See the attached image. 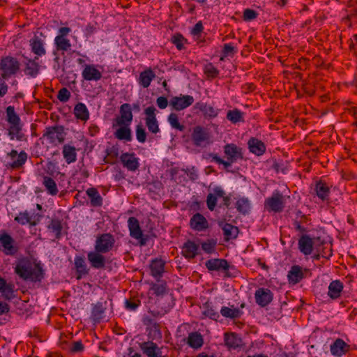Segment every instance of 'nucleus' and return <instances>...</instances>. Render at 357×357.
Segmentation results:
<instances>
[{
    "instance_id": "f257e3e1",
    "label": "nucleus",
    "mask_w": 357,
    "mask_h": 357,
    "mask_svg": "<svg viewBox=\"0 0 357 357\" xmlns=\"http://www.w3.org/2000/svg\"><path fill=\"white\" fill-rule=\"evenodd\" d=\"M15 273L20 278L32 282H39L43 278L42 268L29 260L20 261L15 268Z\"/></svg>"
},
{
    "instance_id": "f03ea898",
    "label": "nucleus",
    "mask_w": 357,
    "mask_h": 357,
    "mask_svg": "<svg viewBox=\"0 0 357 357\" xmlns=\"http://www.w3.org/2000/svg\"><path fill=\"white\" fill-rule=\"evenodd\" d=\"M6 121L10 124L8 128V135L11 140L16 139L18 141L26 139L25 135L22 132V124L20 116L15 111L13 106H8L6 109Z\"/></svg>"
},
{
    "instance_id": "7ed1b4c3",
    "label": "nucleus",
    "mask_w": 357,
    "mask_h": 357,
    "mask_svg": "<svg viewBox=\"0 0 357 357\" xmlns=\"http://www.w3.org/2000/svg\"><path fill=\"white\" fill-rule=\"evenodd\" d=\"M224 153L227 158V160L220 158L216 154H212L211 156L212 158V161L220 165H223L224 168L226 170H228L233 163L243 158L241 149L234 144H226L224 146Z\"/></svg>"
},
{
    "instance_id": "20e7f679",
    "label": "nucleus",
    "mask_w": 357,
    "mask_h": 357,
    "mask_svg": "<svg viewBox=\"0 0 357 357\" xmlns=\"http://www.w3.org/2000/svg\"><path fill=\"white\" fill-rule=\"evenodd\" d=\"M20 70V63L17 58L6 56L0 59V71L3 79H8L15 75Z\"/></svg>"
},
{
    "instance_id": "39448f33",
    "label": "nucleus",
    "mask_w": 357,
    "mask_h": 357,
    "mask_svg": "<svg viewBox=\"0 0 357 357\" xmlns=\"http://www.w3.org/2000/svg\"><path fill=\"white\" fill-rule=\"evenodd\" d=\"M70 32L71 29L69 27L63 26L59 29L58 34L54 40L55 47L54 54H56V52H61V54H64L65 52L71 50L72 45L70 40L68 38V36Z\"/></svg>"
},
{
    "instance_id": "423d86ee",
    "label": "nucleus",
    "mask_w": 357,
    "mask_h": 357,
    "mask_svg": "<svg viewBox=\"0 0 357 357\" xmlns=\"http://www.w3.org/2000/svg\"><path fill=\"white\" fill-rule=\"evenodd\" d=\"M65 135L66 133L63 127L56 126L46 128L43 137L46 139L49 143L54 146H57L64 142Z\"/></svg>"
},
{
    "instance_id": "0eeeda50",
    "label": "nucleus",
    "mask_w": 357,
    "mask_h": 357,
    "mask_svg": "<svg viewBox=\"0 0 357 357\" xmlns=\"http://www.w3.org/2000/svg\"><path fill=\"white\" fill-rule=\"evenodd\" d=\"M115 242L114 236L110 233L99 234L96 236L94 249L106 254L112 250Z\"/></svg>"
},
{
    "instance_id": "6e6552de",
    "label": "nucleus",
    "mask_w": 357,
    "mask_h": 357,
    "mask_svg": "<svg viewBox=\"0 0 357 357\" xmlns=\"http://www.w3.org/2000/svg\"><path fill=\"white\" fill-rule=\"evenodd\" d=\"M264 207L268 212H282L284 208V196L278 191L274 192L271 197L266 199Z\"/></svg>"
},
{
    "instance_id": "1a4fd4ad",
    "label": "nucleus",
    "mask_w": 357,
    "mask_h": 357,
    "mask_svg": "<svg viewBox=\"0 0 357 357\" xmlns=\"http://www.w3.org/2000/svg\"><path fill=\"white\" fill-rule=\"evenodd\" d=\"M120 115L116 116L113 121L112 128H115L116 125H131L133 115L130 104L124 103L121 105L119 109Z\"/></svg>"
},
{
    "instance_id": "9d476101",
    "label": "nucleus",
    "mask_w": 357,
    "mask_h": 357,
    "mask_svg": "<svg viewBox=\"0 0 357 357\" xmlns=\"http://www.w3.org/2000/svg\"><path fill=\"white\" fill-rule=\"evenodd\" d=\"M128 226L130 236L138 240L141 246L145 245L147 242V237H144L143 235L139 220L135 217H130L128 220Z\"/></svg>"
},
{
    "instance_id": "9b49d317",
    "label": "nucleus",
    "mask_w": 357,
    "mask_h": 357,
    "mask_svg": "<svg viewBox=\"0 0 357 357\" xmlns=\"http://www.w3.org/2000/svg\"><path fill=\"white\" fill-rule=\"evenodd\" d=\"M139 347L142 354L146 357H165L162 355V347L153 341H144L139 343Z\"/></svg>"
},
{
    "instance_id": "f8f14e48",
    "label": "nucleus",
    "mask_w": 357,
    "mask_h": 357,
    "mask_svg": "<svg viewBox=\"0 0 357 357\" xmlns=\"http://www.w3.org/2000/svg\"><path fill=\"white\" fill-rule=\"evenodd\" d=\"M194 102V98L190 95H180L171 98L169 105L175 110H183Z\"/></svg>"
},
{
    "instance_id": "ddd939ff",
    "label": "nucleus",
    "mask_w": 357,
    "mask_h": 357,
    "mask_svg": "<svg viewBox=\"0 0 357 357\" xmlns=\"http://www.w3.org/2000/svg\"><path fill=\"white\" fill-rule=\"evenodd\" d=\"M105 253L97 251L94 249L87 254V259L91 266L95 269H102L106 265V257L103 255Z\"/></svg>"
},
{
    "instance_id": "4468645a",
    "label": "nucleus",
    "mask_w": 357,
    "mask_h": 357,
    "mask_svg": "<svg viewBox=\"0 0 357 357\" xmlns=\"http://www.w3.org/2000/svg\"><path fill=\"white\" fill-rule=\"evenodd\" d=\"M41 215L38 213L30 214L29 212L25 211L20 212L15 217V221L21 225H29L30 226H36L40 220Z\"/></svg>"
},
{
    "instance_id": "2eb2a0df",
    "label": "nucleus",
    "mask_w": 357,
    "mask_h": 357,
    "mask_svg": "<svg viewBox=\"0 0 357 357\" xmlns=\"http://www.w3.org/2000/svg\"><path fill=\"white\" fill-rule=\"evenodd\" d=\"M155 108L154 107H148L145 109L144 113L146 114L145 121L148 130L154 134L160 131L158 122L155 117Z\"/></svg>"
},
{
    "instance_id": "dca6fc26",
    "label": "nucleus",
    "mask_w": 357,
    "mask_h": 357,
    "mask_svg": "<svg viewBox=\"0 0 357 357\" xmlns=\"http://www.w3.org/2000/svg\"><path fill=\"white\" fill-rule=\"evenodd\" d=\"M6 156L12 161L9 166L13 169H19L22 167L26 162L28 158L27 153L24 151H22L18 153L17 151L14 149L8 153Z\"/></svg>"
},
{
    "instance_id": "f3484780",
    "label": "nucleus",
    "mask_w": 357,
    "mask_h": 357,
    "mask_svg": "<svg viewBox=\"0 0 357 357\" xmlns=\"http://www.w3.org/2000/svg\"><path fill=\"white\" fill-rule=\"evenodd\" d=\"M31 52L35 56L42 57L46 54L45 42L38 36H34L29 40Z\"/></svg>"
},
{
    "instance_id": "a211bd4d",
    "label": "nucleus",
    "mask_w": 357,
    "mask_h": 357,
    "mask_svg": "<svg viewBox=\"0 0 357 357\" xmlns=\"http://www.w3.org/2000/svg\"><path fill=\"white\" fill-rule=\"evenodd\" d=\"M273 294L269 289L259 288L255 293V298L257 305L266 307L273 300Z\"/></svg>"
},
{
    "instance_id": "6ab92c4d",
    "label": "nucleus",
    "mask_w": 357,
    "mask_h": 357,
    "mask_svg": "<svg viewBox=\"0 0 357 357\" xmlns=\"http://www.w3.org/2000/svg\"><path fill=\"white\" fill-rule=\"evenodd\" d=\"M191 137L193 144L199 146L208 139L209 135L206 128L201 126H197L193 128Z\"/></svg>"
},
{
    "instance_id": "aec40b11",
    "label": "nucleus",
    "mask_w": 357,
    "mask_h": 357,
    "mask_svg": "<svg viewBox=\"0 0 357 357\" xmlns=\"http://www.w3.org/2000/svg\"><path fill=\"white\" fill-rule=\"evenodd\" d=\"M316 240H319V238H312L308 235H303L298 240L299 250L305 255H311Z\"/></svg>"
},
{
    "instance_id": "412c9836",
    "label": "nucleus",
    "mask_w": 357,
    "mask_h": 357,
    "mask_svg": "<svg viewBox=\"0 0 357 357\" xmlns=\"http://www.w3.org/2000/svg\"><path fill=\"white\" fill-rule=\"evenodd\" d=\"M190 226L195 231H202L208 228V222L203 215L197 213L190 218Z\"/></svg>"
},
{
    "instance_id": "4be33fe9",
    "label": "nucleus",
    "mask_w": 357,
    "mask_h": 357,
    "mask_svg": "<svg viewBox=\"0 0 357 357\" xmlns=\"http://www.w3.org/2000/svg\"><path fill=\"white\" fill-rule=\"evenodd\" d=\"M120 160L123 166L131 172L136 171L139 166L138 158L134 153H124L120 156Z\"/></svg>"
},
{
    "instance_id": "5701e85b",
    "label": "nucleus",
    "mask_w": 357,
    "mask_h": 357,
    "mask_svg": "<svg viewBox=\"0 0 357 357\" xmlns=\"http://www.w3.org/2000/svg\"><path fill=\"white\" fill-rule=\"evenodd\" d=\"M350 349V346L347 344L343 340L337 338L331 345L330 351L333 356L341 357L346 354Z\"/></svg>"
},
{
    "instance_id": "b1692460",
    "label": "nucleus",
    "mask_w": 357,
    "mask_h": 357,
    "mask_svg": "<svg viewBox=\"0 0 357 357\" xmlns=\"http://www.w3.org/2000/svg\"><path fill=\"white\" fill-rule=\"evenodd\" d=\"M194 107L202 112L204 118L207 119H214L217 117L219 114L218 109L205 102H198L195 105Z\"/></svg>"
},
{
    "instance_id": "393cba45",
    "label": "nucleus",
    "mask_w": 357,
    "mask_h": 357,
    "mask_svg": "<svg viewBox=\"0 0 357 357\" xmlns=\"http://www.w3.org/2000/svg\"><path fill=\"white\" fill-rule=\"evenodd\" d=\"M225 196V190L220 186H216L213 189V192L209 193L206 197V205L208 208L213 211L216 205L218 198Z\"/></svg>"
},
{
    "instance_id": "a878e982",
    "label": "nucleus",
    "mask_w": 357,
    "mask_h": 357,
    "mask_svg": "<svg viewBox=\"0 0 357 357\" xmlns=\"http://www.w3.org/2000/svg\"><path fill=\"white\" fill-rule=\"evenodd\" d=\"M0 243L6 255H13L17 252V248L13 245L15 241L9 234L6 233L1 234Z\"/></svg>"
},
{
    "instance_id": "bb28decb",
    "label": "nucleus",
    "mask_w": 357,
    "mask_h": 357,
    "mask_svg": "<svg viewBox=\"0 0 357 357\" xmlns=\"http://www.w3.org/2000/svg\"><path fill=\"white\" fill-rule=\"evenodd\" d=\"M116 130L114 132L115 138L126 142H130L132 139L130 125H116Z\"/></svg>"
},
{
    "instance_id": "cd10ccee",
    "label": "nucleus",
    "mask_w": 357,
    "mask_h": 357,
    "mask_svg": "<svg viewBox=\"0 0 357 357\" xmlns=\"http://www.w3.org/2000/svg\"><path fill=\"white\" fill-rule=\"evenodd\" d=\"M82 75L85 80L98 81L102 77L101 72L96 68L94 65H86L82 73Z\"/></svg>"
},
{
    "instance_id": "c85d7f7f",
    "label": "nucleus",
    "mask_w": 357,
    "mask_h": 357,
    "mask_svg": "<svg viewBox=\"0 0 357 357\" xmlns=\"http://www.w3.org/2000/svg\"><path fill=\"white\" fill-rule=\"evenodd\" d=\"M206 267L210 271H227L229 264L224 259H211L206 261Z\"/></svg>"
},
{
    "instance_id": "c756f323",
    "label": "nucleus",
    "mask_w": 357,
    "mask_h": 357,
    "mask_svg": "<svg viewBox=\"0 0 357 357\" xmlns=\"http://www.w3.org/2000/svg\"><path fill=\"white\" fill-rule=\"evenodd\" d=\"M165 261L162 259H155L151 261L150 271L151 275L156 278H160L165 272Z\"/></svg>"
},
{
    "instance_id": "7c9ffc66",
    "label": "nucleus",
    "mask_w": 357,
    "mask_h": 357,
    "mask_svg": "<svg viewBox=\"0 0 357 357\" xmlns=\"http://www.w3.org/2000/svg\"><path fill=\"white\" fill-rule=\"evenodd\" d=\"M38 59V56H35L33 59H28L26 60L24 69V72L26 75L36 77L38 75L40 66L37 61Z\"/></svg>"
},
{
    "instance_id": "2f4dec72",
    "label": "nucleus",
    "mask_w": 357,
    "mask_h": 357,
    "mask_svg": "<svg viewBox=\"0 0 357 357\" xmlns=\"http://www.w3.org/2000/svg\"><path fill=\"white\" fill-rule=\"evenodd\" d=\"M75 267L76 269V278L80 280L89 274V268L87 267L85 259L82 256L75 257Z\"/></svg>"
},
{
    "instance_id": "473e14b6",
    "label": "nucleus",
    "mask_w": 357,
    "mask_h": 357,
    "mask_svg": "<svg viewBox=\"0 0 357 357\" xmlns=\"http://www.w3.org/2000/svg\"><path fill=\"white\" fill-rule=\"evenodd\" d=\"M250 151L256 155H261L266 151V146L261 140L252 137L248 142Z\"/></svg>"
},
{
    "instance_id": "72a5a7b5",
    "label": "nucleus",
    "mask_w": 357,
    "mask_h": 357,
    "mask_svg": "<svg viewBox=\"0 0 357 357\" xmlns=\"http://www.w3.org/2000/svg\"><path fill=\"white\" fill-rule=\"evenodd\" d=\"M155 77V74L151 68H146L145 70L140 73L138 82L144 88H148L151 82Z\"/></svg>"
},
{
    "instance_id": "f704fd0d",
    "label": "nucleus",
    "mask_w": 357,
    "mask_h": 357,
    "mask_svg": "<svg viewBox=\"0 0 357 357\" xmlns=\"http://www.w3.org/2000/svg\"><path fill=\"white\" fill-rule=\"evenodd\" d=\"M90 199V205L93 207H100L103 204V199L98 190L95 188H88L86 191Z\"/></svg>"
},
{
    "instance_id": "c9c22d12",
    "label": "nucleus",
    "mask_w": 357,
    "mask_h": 357,
    "mask_svg": "<svg viewBox=\"0 0 357 357\" xmlns=\"http://www.w3.org/2000/svg\"><path fill=\"white\" fill-rule=\"evenodd\" d=\"M315 192L317 197L323 202L328 201L330 188L327 183L323 181L317 182L315 185Z\"/></svg>"
},
{
    "instance_id": "e433bc0d",
    "label": "nucleus",
    "mask_w": 357,
    "mask_h": 357,
    "mask_svg": "<svg viewBox=\"0 0 357 357\" xmlns=\"http://www.w3.org/2000/svg\"><path fill=\"white\" fill-rule=\"evenodd\" d=\"M199 245L195 242L188 241L184 243L182 248L183 255L188 259H193L197 255Z\"/></svg>"
},
{
    "instance_id": "4c0bfd02",
    "label": "nucleus",
    "mask_w": 357,
    "mask_h": 357,
    "mask_svg": "<svg viewBox=\"0 0 357 357\" xmlns=\"http://www.w3.org/2000/svg\"><path fill=\"white\" fill-rule=\"evenodd\" d=\"M343 283L340 280L332 281L328 286V295L332 299H337L343 290Z\"/></svg>"
},
{
    "instance_id": "58836bf2",
    "label": "nucleus",
    "mask_w": 357,
    "mask_h": 357,
    "mask_svg": "<svg viewBox=\"0 0 357 357\" xmlns=\"http://www.w3.org/2000/svg\"><path fill=\"white\" fill-rule=\"evenodd\" d=\"M0 292L6 300H10L14 297V284L7 283L6 281L0 276Z\"/></svg>"
},
{
    "instance_id": "ea45409f",
    "label": "nucleus",
    "mask_w": 357,
    "mask_h": 357,
    "mask_svg": "<svg viewBox=\"0 0 357 357\" xmlns=\"http://www.w3.org/2000/svg\"><path fill=\"white\" fill-rule=\"evenodd\" d=\"M303 278L302 268L299 266H293L288 272V279L290 283L296 284Z\"/></svg>"
},
{
    "instance_id": "a19ab883",
    "label": "nucleus",
    "mask_w": 357,
    "mask_h": 357,
    "mask_svg": "<svg viewBox=\"0 0 357 357\" xmlns=\"http://www.w3.org/2000/svg\"><path fill=\"white\" fill-rule=\"evenodd\" d=\"M187 343L193 349H199L204 344L203 337L202 335L197 332L191 333L188 335Z\"/></svg>"
},
{
    "instance_id": "79ce46f5",
    "label": "nucleus",
    "mask_w": 357,
    "mask_h": 357,
    "mask_svg": "<svg viewBox=\"0 0 357 357\" xmlns=\"http://www.w3.org/2000/svg\"><path fill=\"white\" fill-rule=\"evenodd\" d=\"M62 153L68 164L73 163L77 160L76 149L73 146L65 144L63 147Z\"/></svg>"
},
{
    "instance_id": "37998d69",
    "label": "nucleus",
    "mask_w": 357,
    "mask_h": 357,
    "mask_svg": "<svg viewBox=\"0 0 357 357\" xmlns=\"http://www.w3.org/2000/svg\"><path fill=\"white\" fill-rule=\"evenodd\" d=\"M74 114L75 116L80 120L86 121L89 118V113L84 103H77L74 108Z\"/></svg>"
},
{
    "instance_id": "c03bdc74",
    "label": "nucleus",
    "mask_w": 357,
    "mask_h": 357,
    "mask_svg": "<svg viewBox=\"0 0 357 357\" xmlns=\"http://www.w3.org/2000/svg\"><path fill=\"white\" fill-rule=\"evenodd\" d=\"M202 314L211 319L217 320L219 318L218 312L213 308L212 303L207 301L202 307Z\"/></svg>"
},
{
    "instance_id": "a18cd8bd",
    "label": "nucleus",
    "mask_w": 357,
    "mask_h": 357,
    "mask_svg": "<svg viewBox=\"0 0 357 357\" xmlns=\"http://www.w3.org/2000/svg\"><path fill=\"white\" fill-rule=\"evenodd\" d=\"M43 184L45 186L48 194L51 195H56L58 193L59 190L56 182L51 177L47 176H44Z\"/></svg>"
},
{
    "instance_id": "49530a36",
    "label": "nucleus",
    "mask_w": 357,
    "mask_h": 357,
    "mask_svg": "<svg viewBox=\"0 0 357 357\" xmlns=\"http://www.w3.org/2000/svg\"><path fill=\"white\" fill-rule=\"evenodd\" d=\"M167 286L164 280H158V283H153L151 287V290L157 296H163L167 293Z\"/></svg>"
},
{
    "instance_id": "de8ad7c7",
    "label": "nucleus",
    "mask_w": 357,
    "mask_h": 357,
    "mask_svg": "<svg viewBox=\"0 0 357 357\" xmlns=\"http://www.w3.org/2000/svg\"><path fill=\"white\" fill-rule=\"evenodd\" d=\"M222 229L223 230L225 240L229 241L231 238L236 237L238 234V227L233 226L231 224L225 223L223 225Z\"/></svg>"
},
{
    "instance_id": "09e8293b",
    "label": "nucleus",
    "mask_w": 357,
    "mask_h": 357,
    "mask_svg": "<svg viewBox=\"0 0 357 357\" xmlns=\"http://www.w3.org/2000/svg\"><path fill=\"white\" fill-rule=\"evenodd\" d=\"M47 227L54 234L55 238L59 239L61 238L62 225L60 220L56 219L52 220Z\"/></svg>"
},
{
    "instance_id": "8fccbe9b",
    "label": "nucleus",
    "mask_w": 357,
    "mask_h": 357,
    "mask_svg": "<svg viewBox=\"0 0 357 357\" xmlns=\"http://www.w3.org/2000/svg\"><path fill=\"white\" fill-rule=\"evenodd\" d=\"M227 119L232 123L244 121L243 113L238 109L229 110L227 114Z\"/></svg>"
},
{
    "instance_id": "3c124183",
    "label": "nucleus",
    "mask_w": 357,
    "mask_h": 357,
    "mask_svg": "<svg viewBox=\"0 0 357 357\" xmlns=\"http://www.w3.org/2000/svg\"><path fill=\"white\" fill-rule=\"evenodd\" d=\"M225 344L228 347L236 349L239 347L241 344V339L238 338L234 333H225Z\"/></svg>"
},
{
    "instance_id": "603ef678",
    "label": "nucleus",
    "mask_w": 357,
    "mask_h": 357,
    "mask_svg": "<svg viewBox=\"0 0 357 357\" xmlns=\"http://www.w3.org/2000/svg\"><path fill=\"white\" fill-rule=\"evenodd\" d=\"M220 313L223 317L230 319L238 318L242 314V312L237 308H230L225 306L221 308Z\"/></svg>"
},
{
    "instance_id": "864d4df0",
    "label": "nucleus",
    "mask_w": 357,
    "mask_h": 357,
    "mask_svg": "<svg viewBox=\"0 0 357 357\" xmlns=\"http://www.w3.org/2000/svg\"><path fill=\"white\" fill-rule=\"evenodd\" d=\"M236 206L239 212L245 214L250 209V203L248 198L242 197L237 200Z\"/></svg>"
},
{
    "instance_id": "5fc2aeb1",
    "label": "nucleus",
    "mask_w": 357,
    "mask_h": 357,
    "mask_svg": "<svg viewBox=\"0 0 357 357\" xmlns=\"http://www.w3.org/2000/svg\"><path fill=\"white\" fill-rule=\"evenodd\" d=\"M104 312L105 310L102 303H96L92 309L91 316L93 319L96 321H100L103 317Z\"/></svg>"
},
{
    "instance_id": "6e6d98bb",
    "label": "nucleus",
    "mask_w": 357,
    "mask_h": 357,
    "mask_svg": "<svg viewBox=\"0 0 357 357\" xmlns=\"http://www.w3.org/2000/svg\"><path fill=\"white\" fill-rule=\"evenodd\" d=\"M107 155L105 157V162L106 163L113 164L116 160L119 155L118 149L112 146L107 149Z\"/></svg>"
},
{
    "instance_id": "4d7b16f0",
    "label": "nucleus",
    "mask_w": 357,
    "mask_h": 357,
    "mask_svg": "<svg viewBox=\"0 0 357 357\" xmlns=\"http://www.w3.org/2000/svg\"><path fill=\"white\" fill-rule=\"evenodd\" d=\"M168 122L172 128L176 129L179 131H183L185 126L179 123L178 116L175 113H171L168 116Z\"/></svg>"
},
{
    "instance_id": "13d9d810",
    "label": "nucleus",
    "mask_w": 357,
    "mask_h": 357,
    "mask_svg": "<svg viewBox=\"0 0 357 357\" xmlns=\"http://www.w3.org/2000/svg\"><path fill=\"white\" fill-rule=\"evenodd\" d=\"M171 42L176 47L178 50L185 49V44L187 40L180 33H176L172 36Z\"/></svg>"
},
{
    "instance_id": "bf43d9fd",
    "label": "nucleus",
    "mask_w": 357,
    "mask_h": 357,
    "mask_svg": "<svg viewBox=\"0 0 357 357\" xmlns=\"http://www.w3.org/2000/svg\"><path fill=\"white\" fill-rule=\"evenodd\" d=\"M216 245V241L213 239H208L202 243V250L206 253H212L214 252Z\"/></svg>"
},
{
    "instance_id": "052dcab7",
    "label": "nucleus",
    "mask_w": 357,
    "mask_h": 357,
    "mask_svg": "<svg viewBox=\"0 0 357 357\" xmlns=\"http://www.w3.org/2000/svg\"><path fill=\"white\" fill-rule=\"evenodd\" d=\"M136 138L138 142L144 143L146 140V133L143 126L139 124L136 126Z\"/></svg>"
},
{
    "instance_id": "680f3d73",
    "label": "nucleus",
    "mask_w": 357,
    "mask_h": 357,
    "mask_svg": "<svg viewBox=\"0 0 357 357\" xmlns=\"http://www.w3.org/2000/svg\"><path fill=\"white\" fill-rule=\"evenodd\" d=\"M204 73L209 78H215L218 75L219 71L212 63H208L204 67Z\"/></svg>"
},
{
    "instance_id": "e2e57ef3",
    "label": "nucleus",
    "mask_w": 357,
    "mask_h": 357,
    "mask_svg": "<svg viewBox=\"0 0 357 357\" xmlns=\"http://www.w3.org/2000/svg\"><path fill=\"white\" fill-rule=\"evenodd\" d=\"M70 98V92L67 88H61L57 95V98L60 102H66Z\"/></svg>"
},
{
    "instance_id": "0e129e2a",
    "label": "nucleus",
    "mask_w": 357,
    "mask_h": 357,
    "mask_svg": "<svg viewBox=\"0 0 357 357\" xmlns=\"http://www.w3.org/2000/svg\"><path fill=\"white\" fill-rule=\"evenodd\" d=\"M141 304V301L137 298H131L126 300L125 302V307L128 310H135Z\"/></svg>"
},
{
    "instance_id": "69168bd1",
    "label": "nucleus",
    "mask_w": 357,
    "mask_h": 357,
    "mask_svg": "<svg viewBox=\"0 0 357 357\" xmlns=\"http://www.w3.org/2000/svg\"><path fill=\"white\" fill-rule=\"evenodd\" d=\"M84 348V345L81 341H76L71 343L70 351L73 353H77L82 351Z\"/></svg>"
},
{
    "instance_id": "338daca9",
    "label": "nucleus",
    "mask_w": 357,
    "mask_h": 357,
    "mask_svg": "<svg viewBox=\"0 0 357 357\" xmlns=\"http://www.w3.org/2000/svg\"><path fill=\"white\" fill-rule=\"evenodd\" d=\"M257 16L256 11L252 9H245L243 12V19L245 21H250L255 19Z\"/></svg>"
},
{
    "instance_id": "774afa93",
    "label": "nucleus",
    "mask_w": 357,
    "mask_h": 357,
    "mask_svg": "<svg viewBox=\"0 0 357 357\" xmlns=\"http://www.w3.org/2000/svg\"><path fill=\"white\" fill-rule=\"evenodd\" d=\"M6 79L0 76V98L5 96L8 91V85L6 84Z\"/></svg>"
}]
</instances>
